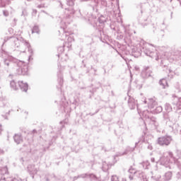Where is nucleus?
<instances>
[{
    "instance_id": "8",
    "label": "nucleus",
    "mask_w": 181,
    "mask_h": 181,
    "mask_svg": "<svg viewBox=\"0 0 181 181\" xmlns=\"http://www.w3.org/2000/svg\"><path fill=\"white\" fill-rule=\"evenodd\" d=\"M180 56V52H174L168 55V59L169 60V62H170V63H173V62H177V64H181Z\"/></svg>"
},
{
    "instance_id": "27",
    "label": "nucleus",
    "mask_w": 181,
    "mask_h": 181,
    "mask_svg": "<svg viewBox=\"0 0 181 181\" xmlns=\"http://www.w3.org/2000/svg\"><path fill=\"white\" fill-rule=\"evenodd\" d=\"M58 52H59L58 57H62V53L64 52V47H59L58 48Z\"/></svg>"
},
{
    "instance_id": "12",
    "label": "nucleus",
    "mask_w": 181,
    "mask_h": 181,
    "mask_svg": "<svg viewBox=\"0 0 181 181\" xmlns=\"http://www.w3.org/2000/svg\"><path fill=\"white\" fill-rule=\"evenodd\" d=\"M18 86L22 91H28V83H23V81H18Z\"/></svg>"
},
{
    "instance_id": "41",
    "label": "nucleus",
    "mask_w": 181,
    "mask_h": 181,
    "mask_svg": "<svg viewBox=\"0 0 181 181\" xmlns=\"http://www.w3.org/2000/svg\"><path fill=\"white\" fill-rule=\"evenodd\" d=\"M137 110L139 114H141V112H142V110L139 109V106L138 105H137Z\"/></svg>"
},
{
    "instance_id": "6",
    "label": "nucleus",
    "mask_w": 181,
    "mask_h": 181,
    "mask_svg": "<svg viewBox=\"0 0 181 181\" xmlns=\"http://www.w3.org/2000/svg\"><path fill=\"white\" fill-rule=\"evenodd\" d=\"M172 172L168 171L165 173V175H163V177L158 175L152 176L151 177H153V179H154V180L156 181H169L172 180Z\"/></svg>"
},
{
    "instance_id": "10",
    "label": "nucleus",
    "mask_w": 181,
    "mask_h": 181,
    "mask_svg": "<svg viewBox=\"0 0 181 181\" xmlns=\"http://www.w3.org/2000/svg\"><path fill=\"white\" fill-rule=\"evenodd\" d=\"M114 164L112 163L104 161L103 162L102 170H103V172H107V170H110V169H111V167Z\"/></svg>"
},
{
    "instance_id": "3",
    "label": "nucleus",
    "mask_w": 181,
    "mask_h": 181,
    "mask_svg": "<svg viewBox=\"0 0 181 181\" xmlns=\"http://www.w3.org/2000/svg\"><path fill=\"white\" fill-rule=\"evenodd\" d=\"M177 162H179V160L173 156V153L171 151L165 153L163 156L160 158V165H163V166L168 168L169 169H172V165H170V164H177Z\"/></svg>"
},
{
    "instance_id": "15",
    "label": "nucleus",
    "mask_w": 181,
    "mask_h": 181,
    "mask_svg": "<svg viewBox=\"0 0 181 181\" xmlns=\"http://www.w3.org/2000/svg\"><path fill=\"white\" fill-rule=\"evenodd\" d=\"M13 139L15 142L17 143V144H21V142H22L23 139L22 138V135L15 134V136H13Z\"/></svg>"
},
{
    "instance_id": "48",
    "label": "nucleus",
    "mask_w": 181,
    "mask_h": 181,
    "mask_svg": "<svg viewBox=\"0 0 181 181\" xmlns=\"http://www.w3.org/2000/svg\"><path fill=\"white\" fill-rule=\"evenodd\" d=\"M33 13H34V15H36V13H37L36 10H33Z\"/></svg>"
},
{
    "instance_id": "37",
    "label": "nucleus",
    "mask_w": 181,
    "mask_h": 181,
    "mask_svg": "<svg viewBox=\"0 0 181 181\" xmlns=\"http://www.w3.org/2000/svg\"><path fill=\"white\" fill-rule=\"evenodd\" d=\"M11 181H25V180H22L20 177H15Z\"/></svg>"
},
{
    "instance_id": "52",
    "label": "nucleus",
    "mask_w": 181,
    "mask_h": 181,
    "mask_svg": "<svg viewBox=\"0 0 181 181\" xmlns=\"http://www.w3.org/2000/svg\"><path fill=\"white\" fill-rule=\"evenodd\" d=\"M63 29H66V25L62 27Z\"/></svg>"
},
{
    "instance_id": "17",
    "label": "nucleus",
    "mask_w": 181,
    "mask_h": 181,
    "mask_svg": "<svg viewBox=\"0 0 181 181\" xmlns=\"http://www.w3.org/2000/svg\"><path fill=\"white\" fill-rule=\"evenodd\" d=\"M141 76H142V77H144L146 78L147 77H150L151 71H148V68H146V69H145L144 70L142 71Z\"/></svg>"
},
{
    "instance_id": "43",
    "label": "nucleus",
    "mask_w": 181,
    "mask_h": 181,
    "mask_svg": "<svg viewBox=\"0 0 181 181\" xmlns=\"http://www.w3.org/2000/svg\"><path fill=\"white\" fill-rule=\"evenodd\" d=\"M4 153H5V151H4V150L0 148V156L1 155H4Z\"/></svg>"
},
{
    "instance_id": "50",
    "label": "nucleus",
    "mask_w": 181,
    "mask_h": 181,
    "mask_svg": "<svg viewBox=\"0 0 181 181\" xmlns=\"http://www.w3.org/2000/svg\"><path fill=\"white\" fill-rule=\"evenodd\" d=\"M64 60H67V54H65V58L64 59Z\"/></svg>"
},
{
    "instance_id": "4",
    "label": "nucleus",
    "mask_w": 181,
    "mask_h": 181,
    "mask_svg": "<svg viewBox=\"0 0 181 181\" xmlns=\"http://www.w3.org/2000/svg\"><path fill=\"white\" fill-rule=\"evenodd\" d=\"M153 45L151 44H146L145 47H143L144 52L146 56H149L151 59H154L155 60H159V55L158 54V50L156 48L153 47Z\"/></svg>"
},
{
    "instance_id": "45",
    "label": "nucleus",
    "mask_w": 181,
    "mask_h": 181,
    "mask_svg": "<svg viewBox=\"0 0 181 181\" xmlns=\"http://www.w3.org/2000/svg\"><path fill=\"white\" fill-rule=\"evenodd\" d=\"M0 181H6L5 180V177H1Z\"/></svg>"
},
{
    "instance_id": "38",
    "label": "nucleus",
    "mask_w": 181,
    "mask_h": 181,
    "mask_svg": "<svg viewBox=\"0 0 181 181\" xmlns=\"http://www.w3.org/2000/svg\"><path fill=\"white\" fill-rule=\"evenodd\" d=\"M3 13L5 16H9V12H8L7 11H4Z\"/></svg>"
},
{
    "instance_id": "24",
    "label": "nucleus",
    "mask_w": 181,
    "mask_h": 181,
    "mask_svg": "<svg viewBox=\"0 0 181 181\" xmlns=\"http://www.w3.org/2000/svg\"><path fill=\"white\" fill-rule=\"evenodd\" d=\"M144 169H149V166H151V163H149V161H144L141 163Z\"/></svg>"
},
{
    "instance_id": "30",
    "label": "nucleus",
    "mask_w": 181,
    "mask_h": 181,
    "mask_svg": "<svg viewBox=\"0 0 181 181\" xmlns=\"http://www.w3.org/2000/svg\"><path fill=\"white\" fill-rule=\"evenodd\" d=\"M1 103H2L4 107H11L8 101H6V100H4L2 101V100L0 99V104Z\"/></svg>"
},
{
    "instance_id": "55",
    "label": "nucleus",
    "mask_w": 181,
    "mask_h": 181,
    "mask_svg": "<svg viewBox=\"0 0 181 181\" xmlns=\"http://www.w3.org/2000/svg\"><path fill=\"white\" fill-rule=\"evenodd\" d=\"M62 25H63V21H61Z\"/></svg>"
},
{
    "instance_id": "2",
    "label": "nucleus",
    "mask_w": 181,
    "mask_h": 181,
    "mask_svg": "<svg viewBox=\"0 0 181 181\" xmlns=\"http://www.w3.org/2000/svg\"><path fill=\"white\" fill-rule=\"evenodd\" d=\"M10 42L13 43L12 46H14V47H19L20 46V52L21 53H25L27 49H28V52H30V53H32L33 52L30 49V45H29V42L23 40V38L19 39L16 37H10Z\"/></svg>"
},
{
    "instance_id": "58",
    "label": "nucleus",
    "mask_w": 181,
    "mask_h": 181,
    "mask_svg": "<svg viewBox=\"0 0 181 181\" xmlns=\"http://www.w3.org/2000/svg\"><path fill=\"white\" fill-rule=\"evenodd\" d=\"M28 60H30V57L28 58Z\"/></svg>"
},
{
    "instance_id": "34",
    "label": "nucleus",
    "mask_w": 181,
    "mask_h": 181,
    "mask_svg": "<svg viewBox=\"0 0 181 181\" xmlns=\"http://www.w3.org/2000/svg\"><path fill=\"white\" fill-rule=\"evenodd\" d=\"M111 181H119V178L117 175H112Z\"/></svg>"
},
{
    "instance_id": "11",
    "label": "nucleus",
    "mask_w": 181,
    "mask_h": 181,
    "mask_svg": "<svg viewBox=\"0 0 181 181\" xmlns=\"http://www.w3.org/2000/svg\"><path fill=\"white\" fill-rule=\"evenodd\" d=\"M128 104L130 110H135V107H136V101L133 98H129L128 100Z\"/></svg>"
},
{
    "instance_id": "19",
    "label": "nucleus",
    "mask_w": 181,
    "mask_h": 181,
    "mask_svg": "<svg viewBox=\"0 0 181 181\" xmlns=\"http://www.w3.org/2000/svg\"><path fill=\"white\" fill-rule=\"evenodd\" d=\"M159 83H160V86L163 87V88H166V87H168V81H166V79L165 78L161 79Z\"/></svg>"
},
{
    "instance_id": "22",
    "label": "nucleus",
    "mask_w": 181,
    "mask_h": 181,
    "mask_svg": "<svg viewBox=\"0 0 181 181\" xmlns=\"http://www.w3.org/2000/svg\"><path fill=\"white\" fill-rule=\"evenodd\" d=\"M6 4L9 5V0H0V8H4Z\"/></svg>"
},
{
    "instance_id": "16",
    "label": "nucleus",
    "mask_w": 181,
    "mask_h": 181,
    "mask_svg": "<svg viewBox=\"0 0 181 181\" xmlns=\"http://www.w3.org/2000/svg\"><path fill=\"white\" fill-rule=\"evenodd\" d=\"M129 173H130L131 175H133L134 176H136L137 177H139V175L141 174V171H137L136 170L131 168L129 170Z\"/></svg>"
},
{
    "instance_id": "32",
    "label": "nucleus",
    "mask_w": 181,
    "mask_h": 181,
    "mask_svg": "<svg viewBox=\"0 0 181 181\" xmlns=\"http://www.w3.org/2000/svg\"><path fill=\"white\" fill-rule=\"evenodd\" d=\"M176 105L178 110H181V98H178V101L176 103Z\"/></svg>"
},
{
    "instance_id": "1",
    "label": "nucleus",
    "mask_w": 181,
    "mask_h": 181,
    "mask_svg": "<svg viewBox=\"0 0 181 181\" xmlns=\"http://www.w3.org/2000/svg\"><path fill=\"white\" fill-rule=\"evenodd\" d=\"M8 56V52H6L5 50H1V57L5 59L4 64L7 66V67H11V69H13L15 67H19L17 69V74L28 76V74H29L28 63L18 60V59L12 56Z\"/></svg>"
},
{
    "instance_id": "18",
    "label": "nucleus",
    "mask_w": 181,
    "mask_h": 181,
    "mask_svg": "<svg viewBox=\"0 0 181 181\" xmlns=\"http://www.w3.org/2000/svg\"><path fill=\"white\" fill-rule=\"evenodd\" d=\"M176 165L178 168V172L177 173V175H176L177 178L181 179V163H180V162L178 161V162H177Z\"/></svg>"
},
{
    "instance_id": "42",
    "label": "nucleus",
    "mask_w": 181,
    "mask_h": 181,
    "mask_svg": "<svg viewBox=\"0 0 181 181\" xmlns=\"http://www.w3.org/2000/svg\"><path fill=\"white\" fill-rule=\"evenodd\" d=\"M144 141H145V137L143 136H141V139H140L139 142H144Z\"/></svg>"
},
{
    "instance_id": "31",
    "label": "nucleus",
    "mask_w": 181,
    "mask_h": 181,
    "mask_svg": "<svg viewBox=\"0 0 181 181\" xmlns=\"http://www.w3.org/2000/svg\"><path fill=\"white\" fill-rule=\"evenodd\" d=\"M39 27L37 25H35L33 28L32 29V33H39Z\"/></svg>"
},
{
    "instance_id": "49",
    "label": "nucleus",
    "mask_w": 181,
    "mask_h": 181,
    "mask_svg": "<svg viewBox=\"0 0 181 181\" xmlns=\"http://www.w3.org/2000/svg\"><path fill=\"white\" fill-rule=\"evenodd\" d=\"M151 162H155V158H151Z\"/></svg>"
},
{
    "instance_id": "33",
    "label": "nucleus",
    "mask_w": 181,
    "mask_h": 181,
    "mask_svg": "<svg viewBox=\"0 0 181 181\" xmlns=\"http://www.w3.org/2000/svg\"><path fill=\"white\" fill-rule=\"evenodd\" d=\"M66 4L69 6H73L74 5V0H67Z\"/></svg>"
},
{
    "instance_id": "44",
    "label": "nucleus",
    "mask_w": 181,
    "mask_h": 181,
    "mask_svg": "<svg viewBox=\"0 0 181 181\" xmlns=\"http://www.w3.org/2000/svg\"><path fill=\"white\" fill-rule=\"evenodd\" d=\"M100 23H104L105 22V20H101V18H99Z\"/></svg>"
},
{
    "instance_id": "21",
    "label": "nucleus",
    "mask_w": 181,
    "mask_h": 181,
    "mask_svg": "<svg viewBox=\"0 0 181 181\" xmlns=\"http://www.w3.org/2000/svg\"><path fill=\"white\" fill-rule=\"evenodd\" d=\"M139 177V179H141L142 181H148V177L146 176V175L143 173V172H141V173H140V174H139V177Z\"/></svg>"
},
{
    "instance_id": "29",
    "label": "nucleus",
    "mask_w": 181,
    "mask_h": 181,
    "mask_svg": "<svg viewBox=\"0 0 181 181\" xmlns=\"http://www.w3.org/2000/svg\"><path fill=\"white\" fill-rule=\"evenodd\" d=\"M10 85L11 88H13V90H18V87H16V83H15V81H12L10 83Z\"/></svg>"
},
{
    "instance_id": "36",
    "label": "nucleus",
    "mask_w": 181,
    "mask_h": 181,
    "mask_svg": "<svg viewBox=\"0 0 181 181\" xmlns=\"http://www.w3.org/2000/svg\"><path fill=\"white\" fill-rule=\"evenodd\" d=\"M146 112H148V110H143V117H145L146 118H148L149 119V116L148 115H146L145 113Z\"/></svg>"
},
{
    "instance_id": "26",
    "label": "nucleus",
    "mask_w": 181,
    "mask_h": 181,
    "mask_svg": "<svg viewBox=\"0 0 181 181\" xmlns=\"http://www.w3.org/2000/svg\"><path fill=\"white\" fill-rule=\"evenodd\" d=\"M165 110L167 112H170V111H172V106H170V104L166 103L165 105Z\"/></svg>"
},
{
    "instance_id": "51",
    "label": "nucleus",
    "mask_w": 181,
    "mask_h": 181,
    "mask_svg": "<svg viewBox=\"0 0 181 181\" xmlns=\"http://www.w3.org/2000/svg\"><path fill=\"white\" fill-rule=\"evenodd\" d=\"M2 132V127L0 126V134Z\"/></svg>"
},
{
    "instance_id": "7",
    "label": "nucleus",
    "mask_w": 181,
    "mask_h": 181,
    "mask_svg": "<svg viewBox=\"0 0 181 181\" xmlns=\"http://www.w3.org/2000/svg\"><path fill=\"white\" fill-rule=\"evenodd\" d=\"M170 142H172V136H170L165 135L158 139V144L161 146H168L170 145Z\"/></svg>"
},
{
    "instance_id": "57",
    "label": "nucleus",
    "mask_w": 181,
    "mask_h": 181,
    "mask_svg": "<svg viewBox=\"0 0 181 181\" xmlns=\"http://www.w3.org/2000/svg\"><path fill=\"white\" fill-rule=\"evenodd\" d=\"M64 35L67 36V35H66V34H64Z\"/></svg>"
},
{
    "instance_id": "14",
    "label": "nucleus",
    "mask_w": 181,
    "mask_h": 181,
    "mask_svg": "<svg viewBox=\"0 0 181 181\" xmlns=\"http://www.w3.org/2000/svg\"><path fill=\"white\" fill-rule=\"evenodd\" d=\"M68 42H66L65 45H64V47H68L70 49L71 47V42H74V38L73 37L69 36L67 39Z\"/></svg>"
},
{
    "instance_id": "53",
    "label": "nucleus",
    "mask_w": 181,
    "mask_h": 181,
    "mask_svg": "<svg viewBox=\"0 0 181 181\" xmlns=\"http://www.w3.org/2000/svg\"><path fill=\"white\" fill-rule=\"evenodd\" d=\"M37 8H42V6L39 5L37 6Z\"/></svg>"
},
{
    "instance_id": "39",
    "label": "nucleus",
    "mask_w": 181,
    "mask_h": 181,
    "mask_svg": "<svg viewBox=\"0 0 181 181\" xmlns=\"http://www.w3.org/2000/svg\"><path fill=\"white\" fill-rule=\"evenodd\" d=\"M134 176H135V175H133L132 174L130 175H129V180H134Z\"/></svg>"
},
{
    "instance_id": "60",
    "label": "nucleus",
    "mask_w": 181,
    "mask_h": 181,
    "mask_svg": "<svg viewBox=\"0 0 181 181\" xmlns=\"http://www.w3.org/2000/svg\"><path fill=\"white\" fill-rule=\"evenodd\" d=\"M28 1H31V0H28Z\"/></svg>"
},
{
    "instance_id": "5",
    "label": "nucleus",
    "mask_w": 181,
    "mask_h": 181,
    "mask_svg": "<svg viewBox=\"0 0 181 181\" xmlns=\"http://www.w3.org/2000/svg\"><path fill=\"white\" fill-rule=\"evenodd\" d=\"M77 179H89L90 181H101V177H97L93 173L81 174L74 177V180H77Z\"/></svg>"
},
{
    "instance_id": "9",
    "label": "nucleus",
    "mask_w": 181,
    "mask_h": 181,
    "mask_svg": "<svg viewBox=\"0 0 181 181\" xmlns=\"http://www.w3.org/2000/svg\"><path fill=\"white\" fill-rule=\"evenodd\" d=\"M144 104L148 103V107L150 108V110L155 108V107L158 105V103H156L153 98H149L148 100H144Z\"/></svg>"
},
{
    "instance_id": "28",
    "label": "nucleus",
    "mask_w": 181,
    "mask_h": 181,
    "mask_svg": "<svg viewBox=\"0 0 181 181\" xmlns=\"http://www.w3.org/2000/svg\"><path fill=\"white\" fill-rule=\"evenodd\" d=\"M65 13H66V15H70L71 13H74V10L71 8H66Z\"/></svg>"
},
{
    "instance_id": "25",
    "label": "nucleus",
    "mask_w": 181,
    "mask_h": 181,
    "mask_svg": "<svg viewBox=\"0 0 181 181\" xmlns=\"http://www.w3.org/2000/svg\"><path fill=\"white\" fill-rule=\"evenodd\" d=\"M8 173V167H4L2 169H0V175H7Z\"/></svg>"
},
{
    "instance_id": "20",
    "label": "nucleus",
    "mask_w": 181,
    "mask_h": 181,
    "mask_svg": "<svg viewBox=\"0 0 181 181\" xmlns=\"http://www.w3.org/2000/svg\"><path fill=\"white\" fill-rule=\"evenodd\" d=\"M170 127L173 128V131H177V132L181 131L178 123H175L173 125H170Z\"/></svg>"
},
{
    "instance_id": "54",
    "label": "nucleus",
    "mask_w": 181,
    "mask_h": 181,
    "mask_svg": "<svg viewBox=\"0 0 181 181\" xmlns=\"http://www.w3.org/2000/svg\"><path fill=\"white\" fill-rule=\"evenodd\" d=\"M136 145H138V143H136V144H135V146H136Z\"/></svg>"
},
{
    "instance_id": "13",
    "label": "nucleus",
    "mask_w": 181,
    "mask_h": 181,
    "mask_svg": "<svg viewBox=\"0 0 181 181\" xmlns=\"http://www.w3.org/2000/svg\"><path fill=\"white\" fill-rule=\"evenodd\" d=\"M28 170L30 173V175H36V173H37V168H35V165H28Z\"/></svg>"
},
{
    "instance_id": "59",
    "label": "nucleus",
    "mask_w": 181,
    "mask_h": 181,
    "mask_svg": "<svg viewBox=\"0 0 181 181\" xmlns=\"http://www.w3.org/2000/svg\"><path fill=\"white\" fill-rule=\"evenodd\" d=\"M122 181H126V180L123 179Z\"/></svg>"
},
{
    "instance_id": "46",
    "label": "nucleus",
    "mask_w": 181,
    "mask_h": 181,
    "mask_svg": "<svg viewBox=\"0 0 181 181\" xmlns=\"http://www.w3.org/2000/svg\"><path fill=\"white\" fill-rule=\"evenodd\" d=\"M7 40H9V37H7L6 38L4 39V42H6Z\"/></svg>"
},
{
    "instance_id": "35",
    "label": "nucleus",
    "mask_w": 181,
    "mask_h": 181,
    "mask_svg": "<svg viewBox=\"0 0 181 181\" xmlns=\"http://www.w3.org/2000/svg\"><path fill=\"white\" fill-rule=\"evenodd\" d=\"M176 153H177V157L179 159H181V151L180 150H177Z\"/></svg>"
},
{
    "instance_id": "40",
    "label": "nucleus",
    "mask_w": 181,
    "mask_h": 181,
    "mask_svg": "<svg viewBox=\"0 0 181 181\" xmlns=\"http://www.w3.org/2000/svg\"><path fill=\"white\" fill-rule=\"evenodd\" d=\"M135 148H128L127 151H129L130 152H134Z\"/></svg>"
},
{
    "instance_id": "23",
    "label": "nucleus",
    "mask_w": 181,
    "mask_h": 181,
    "mask_svg": "<svg viewBox=\"0 0 181 181\" xmlns=\"http://www.w3.org/2000/svg\"><path fill=\"white\" fill-rule=\"evenodd\" d=\"M163 110V109L161 107V106H158L156 107V109L154 110H153V114H159L160 112H162Z\"/></svg>"
},
{
    "instance_id": "56",
    "label": "nucleus",
    "mask_w": 181,
    "mask_h": 181,
    "mask_svg": "<svg viewBox=\"0 0 181 181\" xmlns=\"http://www.w3.org/2000/svg\"><path fill=\"white\" fill-rule=\"evenodd\" d=\"M151 119L152 121H154V120H153V118H151Z\"/></svg>"
},
{
    "instance_id": "47",
    "label": "nucleus",
    "mask_w": 181,
    "mask_h": 181,
    "mask_svg": "<svg viewBox=\"0 0 181 181\" xmlns=\"http://www.w3.org/2000/svg\"><path fill=\"white\" fill-rule=\"evenodd\" d=\"M148 148L150 149V151H152V146H148Z\"/></svg>"
}]
</instances>
